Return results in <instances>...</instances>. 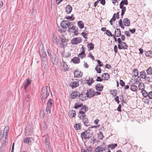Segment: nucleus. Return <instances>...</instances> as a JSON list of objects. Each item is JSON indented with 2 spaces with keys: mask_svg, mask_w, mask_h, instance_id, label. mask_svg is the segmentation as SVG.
<instances>
[{
  "mask_svg": "<svg viewBox=\"0 0 152 152\" xmlns=\"http://www.w3.org/2000/svg\"><path fill=\"white\" fill-rule=\"evenodd\" d=\"M52 39L53 43L55 45H57L59 42L58 39L56 36L55 34L52 35Z\"/></svg>",
  "mask_w": 152,
  "mask_h": 152,
  "instance_id": "nucleus-13",
  "label": "nucleus"
},
{
  "mask_svg": "<svg viewBox=\"0 0 152 152\" xmlns=\"http://www.w3.org/2000/svg\"><path fill=\"white\" fill-rule=\"evenodd\" d=\"M76 29H78V28L77 26H73L72 27H69L68 29V31L69 32L73 33L74 31L76 30Z\"/></svg>",
  "mask_w": 152,
  "mask_h": 152,
  "instance_id": "nucleus-21",
  "label": "nucleus"
},
{
  "mask_svg": "<svg viewBox=\"0 0 152 152\" xmlns=\"http://www.w3.org/2000/svg\"><path fill=\"white\" fill-rule=\"evenodd\" d=\"M82 42V39L80 37L73 38L71 41V43L73 45H77Z\"/></svg>",
  "mask_w": 152,
  "mask_h": 152,
  "instance_id": "nucleus-7",
  "label": "nucleus"
},
{
  "mask_svg": "<svg viewBox=\"0 0 152 152\" xmlns=\"http://www.w3.org/2000/svg\"><path fill=\"white\" fill-rule=\"evenodd\" d=\"M130 89L132 91H137L138 89L137 86L135 85H131Z\"/></svg>",
  "mask_w": 152,
  "mask_h": 152,
  "instance_id": "nucleus-36",
  "label": "nucleus"
},
{
  "mask_svg": "<svg viewBox=\"0 0 152 152\" xmlns=\"http://www.w3.org/2000/svg\"><path fill=\"white\" fill-rule=\"evenodd\" d=\"M102 78L104 80H107L110 78V75L108 73H104L102 75Z\"/></svg>",
  "mask_w": 152,
  "mask_h": 152,
  "instance_id": "nucleus-15",
  "label": "nucleus"
},
{
  "mask_svg": "<svg viewBox=\"0 0 152 152\" xmlns=\"http://www.w3.org/2000/svg\"><path fill=\"white\" fill-rule=\"evenodd\" d=\"M86 56V54H85V55H84V54L83 53H79V54L78 55V56L81 58L82 59L84 57H85Z\"/></svg>",
  "mask_w": 152,
  "mask_h": 152,
  "instance_id": "nucleus-59",
  "label": "nucleus"
},
{
  "mask_svg": "<svg viewBox=\"0 0 152 152\" xmlns=\"http://www.w3.org/2000/svg\"><path fill=\"white\" fill-rule=\"evenodd\" d=\"M79 85V82L78 81H74L70 83V86L72 88H75Z\"/></svg>",
  "mask_w": 152,
  "mask_h": 152,
  "instance_id": "nucleus-14",
  "label": "nucleus"
},
{
  "mask_svg": "<svg viewBox=\"0 0 152 152\" xmlns=\"http://www.w3.org/2000/svg\"><path fill=\"white\" fill-rule=\"evenodd\" d=\"M88 107H86L85 105H83V106H82L80 109V110L86 112L88 110Z\"/></svg>",
  "mask_w": 152,
  "mask_h": 152,
  "instance_id": "nucleus-43",
  "label": "nucleus"
},
{
  "mask_svg": "<svg viewBox=\"0 0 152 152\" xmlns=\"http://www.w3.org/2000/svg\"><path fill=\"white\" fill-rule=\"evenodd\" d=\"M71 115H70V117L71 118H73L75 116L76 112L75 111L73 110H72L71 111Z\"/></svg>",
  "mask_w": 152,
  "mask_h": 152,
  "instance_id": "nucleus-44",
  "label": "nucleus"
},
{
  "mask_svg": "<svg viewBox=\"0 0 152 152\" xmlns=\"http://www.w3.org/2000/svg\"><path fill=\"white\" fill-rule=\"evenodd\" d=\"M106 34L108 36H110L111 37L114 36V35L112 34L111 32L108 30H107L106 32Z\"/></svg>",
  "mask_w": 152,
  "mask_h": 152,
  "instance_id": "nucleus-56",
  "label": "nucleus"
},
{
  "mask_svg": "<svg viewBox=\"0 0 152 152\" xmlns=\"http://www.w3.org/2000/svg\"><path fill=\"white\" fill-rule=\"evenodd\" d=\"M60 38L61 40V42L60 43L61 47L64 48L67 45V42L66 41V37L62 35L60 36Z\"/></svg>",
  "mask_w": 152,
  "mask_h": 152,
  "instance_id": "nucleus-4",
  "label": "nucleus"
},
{
  "mask_svg": "<svg viewBox=\"0 0 152 152\" xmlns=\"http://www.w3.org/2000/svg\"><path fill=\"white\" fill-rule=\"evenodd\" d=\"M51 107L47 106L46 108V110L47 113H50L51 112Z\"/></svg>",
  "mask_w": 152,
  "mask_h": 152,
  "instance_id": "nucleus-62",
  "label": "nucleus"
},
{
  "mask_svg": "<svg viewBox=\"0 0 152 152\" xmlns=\"http://www.w3.org/2000/svg\"><path fill=\"white\" fill-rule=\"evenodd\" d=\"M98 137L100 140H102L103 139V135L102 132H100L99 133H98Z\"/></svg>",
  "mask_w": 152,
  "mask_h": 152,
  "instance_id": "nucleus-50",
  "label": "nucleus"
},
{
  "mask_svg": "<svg viewBox=\"0 0 152 152\" xmlns=\"http://www.w3.org/2000/svg\"><path fill=\"white\" fill-rule=\"evenodd\" d=\"M143 95V96L145 97H146L148 95V93H147V92L144 90L142 91H141Z\"/></svg>",
  "mask_w": 152,
  "mask_h": 152,
  "instance_id": "nucleus-48",
  "label": "nucleus"
},
{
  "mask_svg": "<svg viewBox=\"0 0 152 152\" xmlns=\"http://www.w3.org/2000/svg\"><path fill=\"white\" fill-rule=\"evenodd\" d=\"M140 77L144 79L146 77V73L145 71H143L140 72Z\"/></svg>",
  "mask_w": 152,
  "mask_h": 152,
  "instance_id": "nucleus-31",
  "label": "nucleus"
},
{
  "mask_svg": "<svg viewBox=\"0 0 152 152\" xmlns=\"http://www.w3.org/2000/svg\"><path fill=\"white\" fill-rule=\"evenodd\" d=\"M61 28H59L58 31L61 33L65 32L66 31V29L64 28V27H62V26H61Z\"/></svg>",
  "mask_w": 152,
  "mask_h": 152,
  "instance_id": "nucleus-34",
  "label": "nucleus"
},
{
  "mask_svg": "<svg viewBox=\"0 0 152 152\" xmlns=\"http://www.w3.org/2000/svg\"><path fill=\"white\" fill-rule=\"evenodd\" d=\"M117 146V145L116 143H112L108 145L107 146L108 148H110L111 149H113L115 148Z\"/></svg>",
  "mask_w": 152,
  "mask_h": 152,
  "instance_id": "nucleus-29",
  "label": "nucleus"
},
{
  "mask_svg": "<svg viewBox=\"0 0 152 152\" xmlns=\"http://www.w3.org/2000/svg\"><path fill=\"white\" fill-rule=\"evenodd\" d=\"M53 103V101L51 99H49L47 103V106L51 107Z\"/></svg>",
  "mask_w": 152,
  "mask_h": 152,
  "instance_id": "nucleus-28",
  "label": "nucleus"
},
{
  "mask_svg": "<svg viewBox=\"0 0 152 152\" xmlns=\"http://www.w3.org/2000/svg\"><path fill=\"white\" fill-rule=\"evenodd\" d=\"M48 64V62L47 59H42V66L43 65L44 68H46Z\"/></svg>",
  "mask_w": 152,
  "mask_h": 152,
  "instance_id": "nucleus-25",
  "label": "nucleus"
},
{
  "mask_svg": "<svg viewBox=\"0 0 152 152\" xmlns=\"http://www.w3.org/2000/svg\"><path fill=\"white\" fill-rule=\"evenodd\" d=\"M83 106V105L81 102L76 103L74 107V108L75 109H77Z\"/></svg>",
  "mask_w": 152,
  "mask_h": 152,
  "instance_id": "nucleus-23",
  "label": "nucleus"
},
{
  "mask_svg": "<svg viewBox=\"0 0 152 152\" xmlns=\"http://www.w3.org/2000/svg\"><path fill=\"white\" fill-rule=\"evenodd\" d=\"M124 25L126 26H129L130 25V20L128 18H125L123 20Z\"/></svg>",
  "mask_w": 152,
  "mask_h": 152,
  "instance_id": "nucleus-19",
  "label": "nucleus"
},
{
  "mask_svg": "<svg viewBox=\"0 0 152 152\" xmlns=\"http://www.w3.org/2000/svg\"><path fill=\"white\" fill-rule=\"evenodd\" d=\"M63 62H62V63L63 64V65L62 66L64 69V70L65 71L68 70V66L66 64V63L63 60Z\"/></svg>",
  "mask_w": 152,
  "mask_h": 152,
  "instance_id": "nucleus-38",
  "label": "nucleus"
},
{
  "mask_svg": "<svg viewBox=\"0 0 152 152\" xmlns=\"http://www.w3.org/2000/svg\"><path fill=\"white\" fill-rule=\"evenodd\" d=\"M95 88L97 91H101L103 88V86L102 84L98 83L95 86Z\"/></svg>",
  "mask_w": 152,
  "mask_h": 152,
  "instance_id": "nucleus-16",
  "label": "nucleus"
},
{
  "mask_svg": "<svg viewBox=\"0 0 152 152\" xmlns=\"http://www.w3.org/2000/svg\"><path fill=\"white\" fill-rule=\"evenodd\" d=\"M31 80H30L29 79H28L26 82V83H25L24 85V89L25 90H26L27 87L30 84H31Z\"/></svg>",
  "mask_w": 152,
  "mask_h": 152,
  "instance_id": "nucleus-30",
  "label": "nucleus"
},
{
  "mask_svg": "<svg viewBox=\"0 0 152 152\" xmlns=\"http://www.w3.org/2000/svg\"><path fill=\"white\" fill-rule=\"evenodd\" d=\"M95 69L98 73H100L101 72V69L100 68L98 67V65H97L95 68Z\"/></svg>",
  "mask_w": 152,
  "mask_h": 152,
  "instance_id": "nucleus-51",
  "label": "nucleus"
},
{
  "mask_svg": "<svg viewBox=\"0 0 152 152\" xmlns=\"http://www.w3.org/2000/svg\"><path fill=\"white\" fill-rule=\"evenodd\" d=\"M115 35L117 37H118L121 35V31L120 28H116L114 32Z\"/></svg>",
  "mask_w": 152,
  "mask_h": 152,
  "instance_id": "nucleus-17",
  "label": "nucleus"
},
{
  "mask_svg": "<svg viewBox=\"0 0 152 152\" xmlns=\"http://www.w3.org/2000/svg\"><path fill=\"white\" fill-rule=\"evenodd\" d=\"M95 91L92 88H90L87 90L86 94V96L88 98H91L95 96Z\"/></svg>",
  "mask_w": 152,
  "mask_h": 152,
  "instance_id": "nucleus-5",
  "label": "nucleus"
},
{
  "mask_svg": "<svg viewBox=\"0 0 152 152\" xmlns=\"http://www.w3.org/2000/svg\"><path fill=\"white\" fill-rule=\"evenodd\" d=\"M116 14H114L113 15V17L111 19L110 21V22L111 25H113V22L115 21L116 20V18L115 17Z\"/></svg>",
  "mask_w": 152,
  "mask_h": 152,
  "instance_id": "nucleus-35",
  "label": "nucleus"
},
{
  "mask_svg": "<svg viewBox=\"0 0 152 152\" xmlns=\"http://www.w3.org/2000/svg\"><path fill=\"white\" fill-rule=\"evenodd\" d=\"M9 127L8 126H5L4 131L3 132H4L5 134V138H6L8 136V132H9Z\"/></svg>",
  "mask_w": 152,
  "mask_h": 152,
  "instance_id": "nucleus-20",
  "label": "nucleus"
},
{
  "mask_svg": "<svg viewBox=\"0 0 152 152\" xmlns=\"http://www.w3.org/2000/svg\"><path fill=\"white\" fill-rule=\"evenodd\" d=\"M85 112L80 110V111L79 112V113L80 114H81V115H80V119H81L82 118H83V116H86L85 114Z\"/></svg>",
  "mask_w": 152,
  "mask_h": 152,
  "instance_id": "nucleus-53",
  "label": "nucleus"
},
{
  "mask_svg": "<svg viewBox=\"0 0 152 152\" xmlns=\"http://www.w3.org/2000/svg\"><path fill=\"white\" fill-rule=\"evenodd\" d=\"M119 26H120L121 28H122L123 29H124V27L123 24L122 20V19H120L119 20Z\"/></svg>",
  "mask_w": 152,
  "mask_h": 152,
  "instance_id": "nucleus-54",
  "label": "nucleus"
},
{
  "mask_svg": "<svg viewBox=\"0 0 152 152\" xmlns=\"http://www.w3.org/2000/svg\"><path fill=\"white\" fill-rule=\"evenodd\" d=\"M87 84L89 86L91 85L94 82V81L93 80V78H91V80H87Z\"/></svg>",
  "mask_w": 152,
  "mask_h": 152,
  "instance_id": "nucleus-47",
  "label": "nucleus"
},
{
  "mask_svg": "<svg viewBox=\"0 0 152 152\" xmlns=\"http://www.w3.org/2000/svg\"><path fill=\"white\" fill-rule=\"evenodd\" d=\"M140 89L143 90L145 88V86L143 83H140L138 86Z\"/></svg>",
  "mask_w": 152,
  "mask_h": 152,
  "instance_id": "nucleus-41",
  "label": "nucleus"
},
{
  "mask_svg": "<svg viewBox=\"0 0 152 152\" xmlns=\"http://www.w3.org/2000/svg\"><path fill=\"white\" fill-rule=\"evenodd\" d=\"M74 76L78 78L81 77L83 75V73L79 71L78 69H77L74 72Z\"/></svg>",
  "mask_w": 152,
  "mask_h": 152,
  "instance_id": "nucleus-12",
  "label": "nucleus"
},
{
  "mask_svg": "<svg viewBox=\"0 0 152 152\" xmlns=\"http://www.w3.org/2000/svg\"><path fill=\"white\" fill-rule=\"evenodd\" d=\"M72 25V22H69L67 20H63L61 23V26H62L63 27L66 29L71 26Z\"/></svg>",
  "mask_w": 152,
  "mask_h": 152,
  "instance_id": "nucleus-6",
  "label": "nucleus"
},
{
  "mask_svg": "<svg viewBox=\"0 0 152 152\" xmlns=\"http://www.w3.org/2000/svg\"><path fill=\"white\" fill-rule=\"evenodd\" d=\"M72 61L75 64H78L80 63V61L78 57H75L72 59Z\"/></svg>",
  "mask_w": 152,
  "mask_h": 152,
  "instance_id": "nucleus-24",
  "label": "nucleus"
},
{
  "mask_svg": "<svg viewBox=\"0 0 152 152\" xmlns=\"http://www.w3.org/2000/svg\"><path fill=\"white\" fill-rule=\"evenodd\" d=\"M65 18L68 20H73L75 18H74L73 15H72L71 16H66L64 19H65Z\"/></svg>",
  "mask_w": 152,
  "mask_h": 152,
  "instance_id": "nucleus-39",
  "label": "nucleus"
},
{
  "mask_svg": "<svg viewBox=\"0 0 152 152\" xmlns=\"http://www.w3.org/2000/svg\"><path fill=\"white\" fill-rule=\"evenodd\" d=\"M146 72L148 75H152V68L149 67L146 70Z\"/></svg>",
  "mask_w": 152,
  "mask_h": 152,
  "instance_id": "nucleus-45",
  "label": "nucleus"
},
{
  "mask_svg": "<svg viewBox=\"0 0 152 152\" xmlns=\"http://www.w3.org/2000/svg\"><path fill=\"white\" fill-rule=\"evenodd\" d=\"M82 119L84 124L86 126H88L90 125V123L89 122L88 118L86 116H83V118L81 119Z\"/></svg>",
  "mask_w": 152,
  "mask_h": 152,
  "instance_id": "nucleus-10",
  "label": "nucleus"
},
{
  "mask_svg": "<svg viewBox=\"0 0 152 152\" xmlns=\"http://www.w3.org/2000/svg\"><path fill=\"white\" fill-rule=\"evenodd\" d=\"M120 85L122 87H124L125 86V83L122 80H120Z\"/></svg>",
  "mask_w": 152,
  "mask_h": 152,
  "instance_id": "nucleus-61",
  "label": "nucleus"
},
{
  "mask_svg": "<svg viewBox=\"0 0 152 152\" xmlns=\"http://www.w3.org/2000/svg\"><path fill=\"white\" fill-rule=\"evenodd\" d=\"M79 99L82 100H84L86 99V96L85 95V94H83L82 93L81 94H80L79 93Z\"/></svg>",
  "mask_w": 152,
  "mask_h": 152,
  "instance_id": "nucleus-32",
  "label": "nucleus"
},
{
  "mask_svg": "<svg viewBox=\"0 0 152 152\" xmlns=\"http://www.w3.org/2000/svg\"><path fill=\"white\" fill-rule=\"evenodd\" d=\"M48 121V119H47L46 122H43L41 123L40 127L41 129L45 130L47 129L49 124Z\"/></svg>",
  "mask_w": 152,
  "mask_h": 152,
  "instance_id": "nucleus-9",
  "label": "nucleus"
},
{
  "mask_svg": "<svg viewBox=\"0 0 152 152\" xmlns=\"http://www.w3.org/2000/svg\"><path fill=\"white\" fill-rule=\"evenodd\" d=\"M92 132L90 130H86L83 132L81 134V137L82 139H89L92 136Z\"/></svg>",
  "mask_w": 152,
  "mask_h": 152,
  "instance_id": "nucleus-3",
  "label": "nucleus"
},
{
  "mask_svg": "<svg viewBox=\"0 0 152 152\" xmlns=\"http://www.w3.org/2000/svg\"><path fill=\"white\" fill-rule=\"evenodd\" d=\"M86 48L85 47L83 46L81 48L82 50L81 51V53L84 54V55H85V49Z\"/></svg>",
  "mask_w": 152,
  "mask_h": 152,
  "instance_id": "nucleus-58",
  "label": "nucleus"
},
{
  "mask_svg": "<svg viewBox=\"0 0 152 152\" xmlns=\"http://www.w3.org/2000/svg\"><path fill=\"white\" fill-rule=\"evenodd\" d=\"M144 79H145V80L148 83L151 82V78L150 77L146 76Z\"/></svg>",
  "mask_w": 152,
  "mask_h": 152,
  "instance_id": "nucleus-57",
  "label": "nucleus"
},
{
  "mask_svg": "<svg viewBox=\"0 0 152 152\" xmlns=\"http://www.w3.org/2000/svg\"><path fill=\"white\" fill-rule=\"evenodd\" d=\"M39 54L41 57H42V59H47L46 58L47 54L46 52L43 50V48L40 49L39 48Z\"/></svg>",
  "mask_w": 152,
  "mask_h": 152,
  "instance_id": "nucleus-8",
  "label": "nucleus"
},
{
  "mask_svg": "<svg viewBox=\"0 0 152 152\" xmlns=\"http://www.w3.org/2000/svg\"><path fill=\"white\" fill-rule=\"evenodd\" d=\"M50 92V88L48 86L43 87L40 93L41 97L47 98L49 95Z\"/></svg>",
  "mask_w": 152,
  "mask_h": 152,
  "instance_id": "nucleus-2",
  "label": "nucleus"
},
{
  "mask_svg": "<svg viewBox=\"0 0 152 152\" xmlns=\"http://www.w3.org/2000/svg\"><path fill=\"white\" fill-rule=\"evenodd\" d=\"M79 92L77 91H73L71 94V98L72 99H74L79 96Z\"/></svg>",
  "mask_w": 152,
  "mask_h": 152,
  "instance_id": "nucleus-11",
  "label": "nucleus"
},
{
  "mask_svg": "<svg viewBox=\"0 0 152 152\" xmlns=\"http://www.w3.org/2000/svg\"><path fill=\"white\" fill-rule=\"evenodd\" d=\"M121 9V16H123L125 12L126 8L125 7H124L122 8Z\"/></svg>",
  "mask_w": 152,
  "mask_h": 152,
  "instance_id": "nucleus-49",
  "label": "nucleus"
},
{
  "mask_svg": "<svg viewBox=\"0 0 152 152\" xmlns=\"http://www.w3.org/2000/svg\"><path fill=\"white\" fill-rule=\"evenodd\" d=\"M66 12L67 14H69L71 13L72 10V7L70 5H66Z\"/></svg>",
  "mask_w": 152,
  "mask_h": 152,
  "instance_id": "nucleus-18",
  "label": "nucleus"
},
{
  "mask_svg": "<svg viewBox=\"0 0 152 152\" xmlns=\"http://www.w3.org/2000/svg\"><path fill=\"white\" fill-rule=\"evenodd\" d=\"M4 133H5L4 132H3L2 131L0 132V141L1 140V138L4 137Z\"/></svg>",
  "mask_w": 152,
  "mask_h": 152,
  "instance_id": "nucleus-63",
  "label": "nucleus"
},
{
  "mask_svg": "<svg viewBox=\"0 0 152 152\" xmlns=\"http://www.w3.org/2000/svg\"><path fill=\"white\" fill-rule=\"evenodd\" d=\"M134 74L132 76V77H136L139 75V72L137 69H135L134 71Z\"/></svg>",
  "mask_w": 152,
  "mask_h": 152,
  "instance_id": "nucleus-42",
  "label": "nucleus"
},
{
  "mask_svg": "<svg viewBox=\"0 0 152 152\" xmlns=\"http://www.w3.org/2000/svg\"><path fill=\"white\" fill-rule=\"evenodd\" d=\"M75 129L77 130H79L81 129V124L80 123L78 124H76L74 125Z\"/></svg>",
  "mask_w": 152,
  "mask_h": 152,
  "instance_id": "nucleus-33",
  "label": "nucleus"
},
{
  "mask_svg": "<svg viewBox=\"0 0 152 152\" xmlns=\"http://www.w3.org/2000/svg\"><path fill=\"white\" fill-rule=\"evenodd\" d=\"M45 147L48 152H51V151L50 150L51 147L49 145V144H45Z\"/></svg>",
  "mask_w": 152,
  "mask_h": 152,
  "instance_id": "nucleus-46",
  "label": "nucleus"
},
{
  "mask_svg": "<svg viewBox=\"0 0 152 152\" xmlns=\"http://www.w3.org/2000/svg\"><path fill=\"white\" fill-rule=\"evenodd\" d=\"M23 142L24 143L28 144L29 145H31V141L30 140V138L28 137L25 138Z\"/></svg>",
  "mask_w": 152,
  "mask_h": 152,
  "instance_id": "nucleus-22",
  "label": "nucleus"
},
{
  "mask_svg": "<svg viewBox=\"0 0 152 152\" xmlns=\"http://www.w3.org/2000/svg\"><path fill=\"white\" fill-rule=\"evenodd\" d=\"M47 52L51 63L53 64L57 65L59 63V60L55 53L49 49L47 50Z\"/></svg>",
  "mask_w": 152,
  "mask_h": 152,
  "instance_id": "nucleus-1",
  "label": "nucleus"
},
{
  "mask_svg": "<svg viewBox=\"0 0 152 152\" xmlns=\"http://www.w3.org/2000/svg\"><path fill=\"white\" fill-rule=\"evenodd\" d=\"M8 136L7 137V138H5V137L4 138V140H3V142L2 143V145L3 146H5L7 143V139Z\"/></svg>",
  "mask_w": 152,
  "mask_h": 152,
  "instance_id": "nucleus-60",
  "label": "nucleus"
},
{
  "mask_svg": "<svg viewBox=\"0 0 152 152\" xmlns=\"http://www.w3.org/2000/svg\"><path fill=\"white\" fill-rule=\"evenodd\" d=\"M102 152H111L110 150L107 147L103 148Z\"/></svg>",
  "mask_w": 152,
  "mask_h": 152,
  "instance_id": "nucleus-52",
  "label": "nucleus"
},
{
  "mask_svg": "<svg viewBox=\"0 0 152 152\" xmlns=\"http://www.w3.org/2000/svg\"><path fill=\"white\" fill-rule=\"evenodd\" d=\"M145 55L147 57L152 58V52L151 50L146 52Z\"/></svg>",
  "mask_w": 152,
  "mask_h": 152,
  "instance_id": "nucleus-40",
  "label": "nucleus"
},
{
  "mask_svg": "<svg viewBox=\"0 0 152 152\" xmlns=\"http://www.w3.org/2000/svg\"><path fill=\"white\" fill-rule=\"evenodd\" d=\"M77 25L80 29L83 28L84 27V24L82 21H79L77 22Z\"/></svg>",
  "mask_w": 152,
  "mask_h": 152,
  "instance_id": "nucleus-27",
  "label": "nucleus"
},
{
  "mask_svg": "<svg viewBox=\"0 0 152 152\" xmlns=\"http://www.w3.org/2000/svg\"><path fill=\"white\" fill-rule=\"evenodd\" d=\"M121 44V45L122 47H124V48H124V50L127 49L128 46L126 43L124 42H122Z\"/></svg>",
  "mask_w": 152,
  "mask_h": 152,
  "instance_id": "nucleus-55",
  "label": "nucleus"
},
{
  "mask_svg": "<svg viewBox=\"0 0 152 152\" xmlns=\"http://www.w3.org/2000/svg\"><path fill=\"white\" fill-rule=\"evenodd\" d=\"M111 94H112L114 97L116 96L117 95V91L116 90H113Z\"/></svg>",
  "mask_w": 152,
  "mask_h": 152,
  "instance_id": "nucleus-64",
  "label": "nucleus"
},
{
  "mask_svg": "<svg viewBox=\"0 0 152 152\" xmlns=\"http://www.w3.org/2000/svg\"><path fill=\"white\" fill-rule=\"evenodd\" d=\"M88 50H93L94 48V45L92 43H90V44H88Z\"/></svg>",
  "mask_w": 152,
  "mask_h": 152,
  "instance_id": "nucleus-26",
  "label": "nucleus"
},
{
  "mask_svg": "<svg viewBox=\"0 0 152 152\" xmlns=\"http://www.w3.org/2000/svg\"><path fill=\"white\" fill-rule=\"evenodd\" d=\"M103 149V148H102L101 146H99L97 147V148L95 149V152H102V151Z\"/></svg>",
  "mask_w": 152,
  "mask_h": 152,
  "instance_id": "nucleus-37",
  "label": "nucleus"
}]
</instances>
